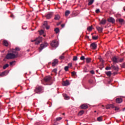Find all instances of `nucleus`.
<instances>
[{
    "label": "nucleus",
    "mask_w": 125,
    "mask_h": 125,
    "mask_svg": "<svg viewBox=\"0 0 125 125\" xmlns=\"http://www.w3.org/2000/svg\"><path fill=\"white\" fill-rule=\"evenodd\" d=\"M81 60L83 61L84 60V59H85V58H84V56H82L81 58H80Z\"/></svg>",
    "instance_id": "c03bdc74"
},
{
    "label": "nucleus",
    "mask_w": 125,
    "mask_h": 125,
    "mask_svg": "<svg viewBox=\"0 0 125 125\" xmlns=\"http://www.w3.org/2000/svg\"><path fill=\"white\" fill-rule=\"evenodd\" d=\"M67 67H68V68H71V67H73V64H72V63H68Z\"/></svg>",
    "instance_id": "58836bf2"
},
{
    "label": "nucleus",
    "mask_w": 125,
    "mask_h": 125,
    "mask_svg": "<svg viewBox=\"0 0 125 125\" xmlns=\"http://www.w3.org/2000/svg\"><path fill=\"white\" fill-rule=\"evenodd\" d=\"M7 74H8V71H5L0 74V76L1 77H3V76H6Z\"/></svg>",
    "instance_id": "4468645a"
},
{
    "label": "nucleus",
    "mask_w": 125,
    "mask_h": 125,
    "mask_svg": "<svg viewBox=\"0 0 125 125\" xmlns=\"http://www.w3.org/2000/svg\"><path fill=\"white\" fill-rule=\"evenodd\" d=\"M97 121L98 122H102L103 120L102 119V116H100L97 118Z\"/></svg>",
    "instance_id": "c85d7f7f"
},
{
    "label": "nucleus",
    "mask_w": 125,
    "mask_h": 125,
    "mask_svg": "<svg viewBox=\"0 0 125 125\" xmlns=\"http://www.w3.org/2000/svg\"><path fill=\"white\" fill-rule=\"evenodd\" d=\"M27 51H30V50H27Z\"/></svg>",
    "instance_id": "338daca9"
},
{
    "label": "nucleus",
    "mask_w": 125,
    "mask_h": 125,
    "mask_svg": "<svg viewBox=\"0 0 125 125\" xmlns=\"http://www.w3.org/2000/svg\"><path fill=\"white\" fill-rule=\"evenodd\" d=\"M16 93H17V94H21V92H17Z\"/></svg>",
    "instance_id": "bf43d9fd"
},
{
    "label": "nucleus",
    "mask_w": 125,
    "mask_h": 125,
    "mask_svg": "<svg viewBox=\"0 0 125 125\" xmlns=\"http://www.w3.org/2000/svg\"><path fill=\"white\" fill-rule=\"evenodd\" d=\"M53 73H55V74H56L57 72V69L55 68L53 70Z\"/></svg>",
    "instance_id": "a18cd8bd"
},
{
    "label": "nucleus",
    "mask_w": 125,
    "mask_h": 125,
    "mask_svg": "<svg viewBox=\"0 0 125 125\" xmlns=\"http://www.w3.org/2000/svg\"><path fill=\"white\" fill-rule=\"evenodd\" d=\"M11 17H14V16L13 15H11Z\"/></svg>",
    "instance_id": "680f3d73"
},
{
    "label": "nucleus",
    "mask_w": 125,
    "mask_h": 125,
    "mask_svg": "<svg viewBox=\"0 0 125 125\" xmlns=\"http://www.w3.org/2000/svg\"><path fill=\"white\" fill-rule=\"evenodd\" d=\"M54 19L55 20H59L60 19V16L59 15H55Z\"/></svg>",
    "instance_id": "b1692460"
},
{
    "label": "nucleus",
    "mask_w": 125,
    "mask_h": 125,
    "mask_svg": "<svg viewBox=\"0 0 125 125\" xmlns=\"http://www.w3.org/2000/svg\"><path fill=\"white\" fill-rule=\"evenodd\" d=\"M99 12H100V10L99 9L96 10V13H99Z\"/></svg>",
    "instance_id": "603ef678"
},
{
    "label": "nucleus",
    "mask_w": 125,
    "mask_h": 125,
    "mask_svg": "<svg viewBox=\"0 0 125 125\" xmlns=\"http://www.w3.org/2000/svg\"><path fill=\"white\" fill-rule=\"evenodd\" d=\"M51 17H52V13H49L46 16V18H47V19H50Z\"/></svg>",
    "instance_id": "dca6fc26"
},
{
    "label": "nucleus",
    "mask_w": 125,
    "mask_h": 125,
    "mask_svg": "<svg viewBox=\"0 0 125 125\" xmlns=\"http://www.w3.org/2000/svg\"><path fill=\"white\" fill-rule=\"evenodd\" d=\"M105 74L108 77H111V75H112V72L111 71H108V72H105Z\"/></svg>",
    "instance_id": "bb28decb"
},
{
    "label": "nucleus",
    "mask_w": 125,
    "mask_h": 125,
    "mask_svg": "<svg viewBox=\"0 0 125 125\" xmlns=\"http://www.w3.org/2000/svg\"><path fill=\"white\" fill-rule=\"evenodd\" d=\"M97 30L98 31L99 33H102V31H103V28L97 26L96 27Z\"/></svg>",
    "instance_id": "a211bd4d"
},
{
    "label": "nucleus",
    "mask_w": 125,
    "mask_h": 125,
    "mask_svg": "<svg viewBox=\"0 0 125 125\" xmlns=\"http://www.w3.org/2000/svg\"><path fill=\"white\" fill-rule=\"evenodd\" d=\"M94 2V0H89V3H88V5H91L92 3Z\"/></svg>",
    "instance_id": "c756f323"
},
{
    "label": "nucleus",
    "mask_w": 125,
    "mask_h": 125,
    "mask_svg": "<svg viewBox=\"0 0 125 125\" xmlns=\"http://www.w3.org/2000/svg\"><path fill=\"white\" fill-rule=\"evenodd\" d=\"M16 57V54L13 53H8L6 56V59H14Z\"/></svg>",
    "instance_id": "7ed1b4c3"
},
{
    "label": "nucleus",
    "mask_w": 125,
    "mask_h": 125,
    "mask_svg": "<svg viewBox=\"0 0 125 125\" xmlns=\"http://www.w3.org/2000/svg\"><path fill=\"white\" fill-rule=\"evenodd\" d=\"M61 120H62V117H58V118H56V121H61Z\"/></svg>",
    "instance_id": "79ce46f5"
},
{
    "label": "nucleus",
    "mask_w": 125,
    "mask_h": 125,
    "mask_svg": "<svg viewBox=\"0 0 125 125\" xmlns=\"http://www.w3.org/2000/svg\"><path fill=\"white\" fill-rule=\"evenodd\" d=\"M9 66V64H6L3 66V69L4 70L6 68H8V67Z\"/></svg>",
    "instance_id": "2f4dec72"
},
{
    "label": "nucleus",
    "mask_w": 125,
    "mask_h": 125,
    "mask_svg": "<svg viewBox=\"0 0 125 125\" xmlns=\"http://www.w3.org/2000/svg\"><path fill=\"white\" fill-rule=\"evenodd\" d=\"M122 68H125V63H124L122 66Z\"/></svg>",
    "instance_id": "6e6d98bb"
},
{
    "label": "nucleus",
    "mask_w": 125,
    "mask_h": 125,
    "mask_svg": "<svg viewBox=\"0 0 125 125\" xmlns=\"http://www.w3.org/2000/svg\"><path fill=\"white\" fill-rule=\"evenodd\" d=\"M64 58H65V57H64V53H63L62 56H60V59L61 60H62L64 59Z\"/></svg>",
    "instance_id": "7c9ffc66"
},
{
    "label": "nucleus",
    "mask_w": 125,
    "mask_h": 125,
    "mask_svg": "<svg viewBox=\"0 0 125 125\" xmlns=\"http://www.w3.org/2000/svg\"><path fill=\"white\" fill-rule=\"evenodd\" d=\"M123 61H124V59H120L119 60V62H123Z\"/></svg>",
    "instance_id": "5fc2aeb1"
},
{
    "label": "nucleus",
    "mask_w": 125,
    "mask_h": 125,
    "mask_svg": "<svg viewBox=\"0 0 125 125\" xmlns=\"http://www.w3.org/2000/svg\"><path fill=\"white\" fill-rule=\"evenodd\" d=\"M102 107H104V105H102Z\"/></svg>",
    "instance_id": "69168bd1"
},
{
    "label": "nucleus",
    "mask_w": 125,
    "mask_h": 125,
    "mask_svg": "<svg viewBox=\"0 0 125 125\" xmlns=\"http://www.w3.org/2000/svg\"><path fill=\"white\" fill-rule=\"evenodd\" d=\"M62 115H65V113H63Z\"/></svg>",
    "instance_id": "774afa93"
},
{
    "label": "nucleus",
    "mask_w": 125,
    "mask_h": 125,
    "mask_svg": "<svg viewBox=\"0 0 125 125\" xmlns=\"http://www.w3.org/2000/svg\"><path fill=\"white\" fill-rule=\"evenodd\" d=\"M124 10L125 11V7H124Z\"/></svg>",
    "instance_id": "0e129e2a"
},
{
    "label": "nucleus",
    "mask_w": 125,
    "mask_h": 125,
    "mask_svg": "<svg viewBox=\"0 0 125 125\" xmlns=\"http://www.w3.org/2000/svg\"><path fill=\"white\" fill-rule=\"evenodd\" d=\"M47 26V21H45L44 22V23L43 24V28H44V27Z\"/></svg>",
    "instance_id": "72a5a7b5"
},
{
    "label": "nucleus",
    "mask_w": 125,
    "mask_h": 125,
    "mask_svg": "<svg viewBox=\"0 0 125 125\" xmlns=\"http://www.w3.org/2000/svg\"><path fill=\"white\" fill-rule=\"evenodd\" d=\"M111 68L113 69L115 71H119V67L118 66H115L114 65H112Z\"/></svg>",
    "instance_id": "412c9836"
},
{
    "label": "nucleus",
    "mask_w": 125,
    "mask_h": 125,
    "mask_svg": "<svg viewBox=\"0 0 125 125\" xmlns=\"http://www.w3.org/2000/svg\"><path fill=\"white\" fill-rule=\"evenodd\" d=\"M51 46L52 47H57L58 46V42H56L55 40H53L50 43Z\"/></svg>",
    "instance_id": "39448f33"
},
{
    "label": "nucleus",
    "mask_w": 125,
    "mask_h": 125,
    "mask_svg": "<svg viewBox=\"0 0 125 125\" xmlns=\"http://www.w3.org/2000/svg\"><path fill=\"white\" fill-rule=\"evenodd\" d=\"M31 42H35V44H39L42 42V38H36L34 40H31Z\"/></svg>",
    "instance_id": "423d86ee"
},
{
    "label": "nucleus",
    "mask_w": 125,
    "mask_h": 125,
    "mask_svg": "<svg viewBox=\"0 0 125 125\" xmlns=\"http://www.w3.org/2000/svg\"><path fill=\"white\" fill-rule=\"evenodd\" d=\"M123 111H125V107L123 108Z\"/></svg>",
    "instance_id": "e2e57ef3"
},
{
    "label": "nucleus",
    "mask_w": 125,
    "mask_h": 125,
    "mask_svg": "<svg viewBox=\"0 0 125 125\" xmlns=\"http://www.w3.org/2000/svg\"><path fill=\"white\" fill-rule=\"evenodd\" d=\"M81 109H87V108H88V106H87V105L83 104L81 106Z\"/></svg>",
    "instance_id": "aec40b11"
},
{
    "label": "nucleus",
    "mask_w": 125,
    "mask_h": 125,
    "mask_svg": "<svg viewBox=\"0 0 125 125\" xmlns=\"http://www.w3.org/2000/svg\"><path fill=\"white\" fill-rule=\"evenodd\" d=\"M107 21L110 23H112V24H114L115 23V19L113 18H109L108 19Z\"/></svg>",
    "instance_id": "1a4fd4ad"
},
{
    "label": "nucleus",
    "mask_w": 125,
    "mask_h": 125,
    "mask_svg": "<svg viewBox=\"0 0 125 125\" xmlns=\"http://www.w3.org/2000/svg\"><path fill=\"white\" fill-rule=\"evenodd\" d=\"M15 50H16L17 51H20V48H19V47H17L15 49Z\"/></svg>",
    "instance_id": "a19ab883"
},
{
    "label": "nucleus",
    "mask_w": 125,
    "mask_h": 125,
    "mask_svg": "<svg viewBox=\"0 0 125 125\" xmlns=\"http://www.w3.org/2000/svg\"><path fill=\"white\" fill-rule=\"evenodd\" d=\"M48 45V43L47 42H44V43L41 44L40 45V48H39V52H41L44 47H46Z\"/></svg>",
    "instance_id": "20e7f679"
},
{
    "label": "nucleus",
    "mask_w": 125,
    "mask_h": 125,
    "mask_svg": "<svg viewBox=\"0 0 125 125\" xmlns=\"http://www.w3.org/2000/svg\"><path fill=\"white\" fill-rule=\"evenodd\" d=\"M39 32L40 35H42L44 33V32L42 30H40Z\"/></svg>",
    "instance_id": "4c0bfd02"
},
{
    "label": "nucleus",
    "mask_w": 125,
    "mask_h": 125,
    "mask_svg": "<svg viewBox=\"0 0 125 125\" xmlns=\"http://www.w3.org/2000/svg\"><path fill=\"white\" fill-rule=\"evenodd\" d=\"M92 39L93 40H97V39H98V36L95 37V36H92Z\"/></svg>",
    "instance_id": "37998d69"
},
{
    "label": "nucleus",
    "mask_w": 125,
    "mask_h": 125,
    "mask_svg": "<svg viewBox=\"0 0 125 125\" xmlns=\"http://www.w3.org/2000/svg\"><path fill=\"white\" fill-rule=\"evenodd\" d=\"M60 24H61V22H59L58 23H57V26H59Z\"/></svg>",
    "instance_id": "052dcab7"
},
{
    "label": "nucleus",
    "mask_w": 125,
    "mask_h": 125,
    "mask_svg": "<svg viewBox=\"0 0 125 125\" xmlns=\"http://www.w3.org/2000/svg\"><path fill=\"white\" fill-rule=\"evenodd\" d=\"M117 74H118V73H117V72H115L113 73V75H114V76L117 75Z\"/></svg>",
    "instance_id": "13d9d810"
},
{
    "label": "nucleus",
    "mask_w": 125,
    "mask_h": 125,
    "mask_svg": "<svg viewBox=\"0 0 125 125\" xmlns=\"http://www.w3.org/2000/svg\"><path fill=\"white\" fill-rule=\"evenodd\" d=\"M90 46H91L92 49H96L97 48V44H96V43L95 42L91 43Z\"/></svg>",
    "instance_id": "9b49d317"
},
{
    "label": "nucleus",
    "mask_w": 125,
    "mask_h": 125,
    "mask_svg": "<svg viewBox=\"0 0 125 125\" xmlns=\"http://www.w3.org/2000/svg\"><path fill=\"white\" fill-rule=\"evenodd\" d=\"M61 27H62V28H64V27H65V24H62V25H61Z\"/></svg>",
    "instance_id": "4d7b16f0"
},
{
    "label": "nucleus",
    "mask_w": 125,
    "mask_h": 125,
    "mask_svg": "<svg viewBox=\"0 0 125 125\" xmlns=\"http://www.w3.org/2000/svg\"><path fill=\"white\" fill-rule=\"evenodd\" d=\"M71 75H72V76H76V72L73 71V72H71Z\"/></svg>",
    "instance_id": "de8ad7c7"
},
{
    "label": "nucleus",
    "mask_w": 125,
    "mask_h": 125,
    "mask_svg": "<svg viewBox=\"0 0 125 125\" xmlns=\"http://www.w3.org/2000/svg\"><path fill=\"white\" fill-rule=\"evenodd\" d=\"M112 61L113 62V64H117V63H119V60L115 56L112 57Z\"/></svg>",
    "instance_id": "0eeeda50"
},
{
    "label": "nucleus",
    "mask_w": 125,
    "mask_h": 125,
    "mask_svg": "<svg viewBox=\"0 0 125 125\" xmlns=\"http://www.w3.org/2000/svg\"><path fill=\"white\" fill-rule=\"evenodd\" d=\"M43 81L45 83L42 82V83L43 84H47V85H51V84H52V78H51V76H46L45 77H44Z\"/></svg>",
    "instance_id": "f257e3e1"
},
{
    "label": "nucleus",
    "mask_w": 125,
    "mask_h": 125,
    "mask_svg": "<svg viewBox=\"0 0 125 125\" xmlns=\"http://www.w3.org/2000/svg\"><path fill=\"white\" fill-rule=\"evenodd\" d=\"M62 95L64 98V99H65L66 100H68V99H70V98L69 97V96H68V95H67V94H63Z\"/></svg>",
    "instance_id": "5701e85b"
},
{
    "label": "nucleus",
    "mask_w": 125,
    "mask_h": 125,
    "mask_svg": "<svg viewBox=\"0 0 125 125\" xmlns=\"http://www.w3.org/2000/svg\"><path fill=\"white\" fill-rule=\"evenodd\" d=\"M114 108H115V111H118V110H120V108L117 107H115V106H114Z\"/></svg>",
    "instance_id": "3c124183"
},
{
    "label": "nucleus",
    "mask_w": 125,
    "mask_h": 125,
    "mask_svg": "<svg viewBox=\"0 0 125 125\" xmlns=\"http://www.w3.org/2000/svg\"><path fill=\"white\" fill-rule=\"evenodd\" d=\"M69 85H70V83L69 82V81H68V80H66L65 81H64L62 83V85H63V86H67Z\"/></svg>",
    "instance_id": "6e6552de"
},
{
    "label": "nucleus",
    "mask_w": 125,
    "mask_h": 125,
    "mask_svg": "<svg viewBox=\"0 0 125 125\" xmlns=\"http://www.w3.org/2000/svg\"><path fill=\"white\" fill-rule=\"evenodd\" d=\"M111 68H112V67H109V66H107V67L105 68V70H111Z\"/></svg>",
    "instance_id": "09e8293b"
},
{
    "label": "nucleus",
    "mask_w": 125,
    "mask_h": 125,
    "mask_svg": "<svg viewBox=\"0 0 125 125\" xmlns=\"http://www.w3.org/2000/svg\"><path fill=\"white\" fill-rule=\"evenodd\" d=\"M43 87L42 86H38L36 87L35 89L34 90L35 92L36 93H42L43 92Z\"/></svg>",
    "instance_id": "f03ea898"
},
{
    "label": "nucleus",
    "mask_w": 125,
    "mask_h": 125,
    "mask_svg": "<svg viewBox=\"0 0 125 125\" xmlns=\"http://www.w3.org/2000/svg\"><path fill=\"white\" fill-rule=\"evenodd\" d=\"M90 73L92 74V75H94L95 74V72L94 71V70L90 71Z\"/></svg>",
    "instance_id": "49530a36"
},
{
    "label": "nucleus",
    "mask_w": 125,
    "mask_h": 125,
    "mask_svg": "<svg viewBox=\"0 0 125 125\" xmlns=\"http://www.w3.org/2000/svg\"><path fill=\"white\" fill-rule=\"evenodd\" d=\"M9 44L8 43V42L7 41L4 40L3 41V45H4V46L7 47V46H8Z\"/></svg>",
    "instance_id": "2eb2a0df"
},
{
    "label": "nucleus",
    "mask_w": 125,
    "mask_h": 125,
    "mask_svg": "<svg viewBox=\"0 0 125 125\" xmlns=\"http://www.w3.org/2000/svg\"><path fill=\"white\" fill-rule=\"evenodd\" d=\"M55 32L56 34H58V33H59V28H55Z\"/></svg>",
    "instance_id": "473e14b6"
},
{
    "label": "nucleus",
    "mask_w": 125,
    "mask_h": 125,
    "mask_svg": "<svg viewBox=\"0 0 125 125\" xmlns=\"http://www.w3.org/2000/svg\"><path fill=\"white\" fill-rule=\"evenodd\" d=\"M70 12L69 10H67L65 12V16H69V14H70Z\"/></svg>",
    "instance_id": "a878e982"
},
{
    "label": "nucleus",
    "mask_w": 125,
    "mask_h": 125,
    "mask_svg": "<svg viewBox=\"0 0 125 125\" xmlns=\"http://www.w3.org/2000/svg\"><path fill=\"white\" fill-rule=\"evenodd\" d=\"M114 105L113 104H107L106 106V109H110V108H114Z\"/></svg>",
    "instance_id": "6ab92c4d"
},
{
    "label": "nucleus",
    "mask_w": 125,
    "mask_h": 125,
    "mask_svg": "<svg viewBox=\"0 0 125 125\" xmlns=\"http://www.w3.org/2000/svg\"><path fill=\"white\" fill-rule=\"evenodd\" d=\"M85 60L86 63H90L91 61V59H90V58H86Z\"/></svg>",
    "instance_id": "393cba45"
},
{
    "label": "nucleus",
    "mask_w": 125,
    "mask_h": 125,
    "mask_svg": "<svg viewBox=\"0 0 125 125\" xmlns=\"http://www.w3.org/2000/svg\"><path fill=\"white\" fill-rule=\"evenodd\" d=\"M83 113H84V111H83V110H82L79 113V116H82Z\"/></svg>",
    "instance_id": "c9c22d12"
},
{
    "label": "nucleus",
    "mask_w": 125,
    "mask_h": 125,
    "mask_svg": "<svg viewBox=\"0 0 125 125\" xmlns=\"http://www.w3.org/2000/svg\"><path fill=\"white\" fill-rule=\"evenodd\" d=\"M12 53H13V54H15L16 57H17L18 56V52L15 49H13L11 50Z\"/></svg>",
    "instance_id": "f8f14e48"
},
{
    "label": "nucleus",
    "mask_w": 125,
    "mask_h": 125,
    "mask_svg": "<svg viewBox=\"0 0 125 125\" xmlns=\"http://www.w3.org/2000/svg\"><path fill=\"white\" fill-rule=\"evenodd\" d=\"M44 28H46V30H48V29H49V26L47 25L45 27H44Z\"/></svg>",
    "instance_id": "864d4df0"
},
{
    "label": "nucleus",
    "mask_w": 125,
    "mask_h": 125,
    "mask_svg": "<svg viewBox=\"0 0 125 125\" xmlns=\"http://www.w3.org/2000/svg\"><path fill=\"white\" fill-rule=\"evenodd\" d=\"M87 30L89 32H91L92 31V26L88 27Z\"/></svg>",
    "instance_id": "cd10ccee"
},
{
    "label": "nucleus",
    "mask_w": 125,
    "mask_h": 125,
    "mask_svg": "<svg viewBox=\"0 0 125 125\" xmlns=\"http://www.w3.org/2000/svg\"><path fill=\"white\" fill-rule=\"evenodd\" d=\"M57 64H58V60L57 59H54L52 63V65L53 67H54L55 66H56V65Z\"/></svg>",
    "instance_id": "9d476101"
},
{
    "label": "nucleus",
    "mask_w": 125,
    "mask_h": 125,
    "mask_svg": "<svg viewBox=\"0 0 125 125\" xmlns=\"http://www.w3.org/2000/svg\"><path fill=\"white\" fill-rule=\"evenodd\" d=\"M15 62V61H12L10 62V65L11 66L12 65H13V64Z\"/></svg>",
    "instance_id": "8fccbe9b"
},
{
    "label": "nucleus",
    "mask_w": 125,
    "mask_h": 125,
    "mask_svg": "<svg viewBox=\"0 0 125 125\" xmlns=\"http://www.w3.org/2000/svg\"><path fill=\"white\" fill-rule=\"evenodd\" d=\"M73 61H77V60H78V57L77 56L73 57Z\"/></svg>",
    "instance_id": "e433bc0d"
},
{
    "label": "nucleus",
    "mask_w": 125,
    "mask_h": 125,
    "mask_svg": "<svg viewBox=\"0 0 125 125\" xmlns=\"http://www.w3.org/2000/svg\"><path fill=\"white\" fill-rule=\"evenodd\" d=\"M118 21L120 24H125V20L123 19H119Z\"/></svg>",
    "instance_id": "4be33fe9"
},
{
    "label": "nucleus",
    "mask_w": 125,
    "mask_h": 125,
    "mask_svg": "<svg viewBox=\"0 0 125 125\" xmlns=\"http://www.w3.org/2000/svg\"><path fill=\"white\" fill-rule=\"evenodd\" d=\"M116 101L117 103H122L123 102V99L121 98H117L116 100Z\"/></svg>",
    "instance_id": "f3484780"
},
{
    "label": "nucleus",
    "mask_w": 125,
    "mask_h": 125,
    "mask_svg": "<svg viewBox=\"0 0 125 125\" xmlns=\"http://www.w3.org/2000/svg\"><path fill=\"white\" fill-rule=\"evenodd\" d=\"M68 70H69V66H66L64 67V70L66 72H68Z\"/></svg>",
    "instance_id": "f704fd0d"
},
{
    "label": "nucleus",
    "mask_w": 125,
    "mask_h": 125,
    "mask_svg": "<svg viewBox=\"0 0 125 125\" xmlns=\"http://www.w3.org/2000/svg\"><path fill=\"white\" fill-rule=\"evenodd\" d=\"M106 22H107L106 20L102 19V21L100 22V25H105V24H106Z\"/></svg>",
    "instance_id": "ddd939ff"
},
{
    "label": "nucleus",
    "mask_w": 125,
    "mask_h": 125,
    "mask_svg": "<svg viewBox=\"0 0 125 125\" xmlns=\"http://www.w3.org/2000/svg\"><path fill=\"white\" fill-rule=\"evenodd\" d=\"M89 83L90 84H92V83H93V80H92V79L89 80Z\"/></svg>",
    "instance_id": "ea45409f"
}]
</instances>
